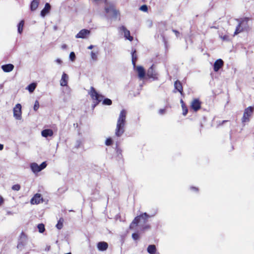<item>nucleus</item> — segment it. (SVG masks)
<instances>
[{
    "mask_svg": "<svg viewBox=\"0 0 254 254\" xmlns=\"http://www.w3.org/2000/svg\"><path fill=\"white\" fill-rule=\"evenodd\" d=\"M126 116L127 111L123 109L120 113L115 129V135L118 137L122 136L125 132Z\"/></svg>",
    "mask_w": 254,
    "mask_h": 254,
    "instance_id": "1",
    "label": "nucleus"
},
{
    "mask_svg": "<svg viewBox=\"0 0 254 254\" xmlns=\"http://www.w3.org/2000/svg\"><path fill=\"white\" fill-rule=\"evenodd\" d=\"M251 20L252 19L251 18L247 17L236 19L239 23L236 27L234 33V36L244 31H248L249 29L248 22Z\"/></svg>",
    "mask_w": 254,
    "mask_h": 254,
    "instance_id": "2",
    "label": "nucleus"
},
{
    "mask_svg": "<svg viewBox=\"0 0 254 254\" xmlns=\"http://www.w3.org/2000/svg\"><path fill=\"white\" fill-rule=\"evenodd\" d=\"M89 94L90 95L94 102L93 108H94L98 105L99 103L102 101L104 98V96L101 94H99L93 86L90 87Z\"/></svg>",
    "mask_w": 254,
    "mask_h": 254,
    "instance_id": "3",
    "label": "nucleus"
},
{
    "mask_svg": "<svg viewBox=\"0 0 254 254\" xmlns=\"http://www.w3.org/2000/svg\"><path fill=\"white\" fill-rule=\"evenodd\" d=\"M149 216L146 213H143L139 216H137L134 218L131 223L129 226V229H132L134 228V226H137L141 219L143 220V222L146 223L148 221V218Z\"/></svg>",
    "mask_w": 254,
    "mask_h": 254,
    "instance_id": "4",
    "label": "nucleus"
},
{
    "mask_svg": "<svg viewBox=\"0 0 254 254\" xmlns=\"http://www.w3.org/2000/svg\"><path fill=\"white\" fill-rule=\"evenodd\" d=\"M254 108L252 106L246 108L244 112L243 117L242 118V123L249 122L250 121L251 117L254 114Z\"/></svg>",
    "mask_w": 254,
    "mask_h": 254,
    "instance_id": "5",
    "label": "nucleus"
},
{
    "mask_svg": "<svg viewBox=\"0 0 254 254\" xmlns=\"http://www.w3.org/2000/svg\"><path fill=\"white\" fill-rule=\"evenodd\" d=\"M21 105L20 104H17L13 108V116L16 120H21L22 118Z\"/></svg>",
    "mask_w": 254,
    "mask_h": 254,
    "instance_id": "6",
    "label": "nucleus"
},
{
    "mask_svg": "<svg viewBox=\"0 0 254 254\" xmlns=\"http://www.w3.org/2000/svg\"><path fill=\"white\" fill-rule=\"evenodd\" d=\"M105 10L107 13H111L113 14V16L115 17H117L118 15H119V10H117L114 5L113 4H110L109 5H107L105 7Z\"/></svg>",
    "mask_w": 254,
    "mask_h": 254,
    "instance_id": "7",
    "label": "nucleus"
},
{
    "mask_svg": "<svg viewBox=\"0 0 254 254\" xmlns=\"http://www.w3.org/2000/svg\"><path fill=\"white\" fill-rule=\"evenodd\" d=\"M201 102L198 99L195 98L192 100L190 104V108L194 111L197 112L201 108Z\"/></svg>",
    "mask_w": 254,
    "mask_h": 254,
    "instance_id": "8",
    "label": "nucleus"
},
{
    "mask_svg": "<svg viewBox=\"0 0 254 254\" xmlns=\"http://www.w3.org/2000/svg\"><path fill=\"white\" fill-rule=\"evenodd\" d=\"M147 75L149 78H152L154 80L158 79V74L157 72L154 70L153 65H151V66L148 69L147 72Z\"/></svg>",
    "mask_w": 254,
    "mask_h": 254,
    "instance_id": "9",
    "label": "nucleus"
},
{
    "mask_svg": "<svg viewBox=\"0 0 254 254\" xmlns=\"http://www.w3.org/2000/svg\"><path fill=\"white\" fill-rule=\"evenodd\" d=\"M43 199L40 193L35 194L31 199L30 202L32 204H38L43 202Z\"/></svg>",
    "mask_w": 254,
    "mask_h": 254,
    "instance_id": "10",
    "label": "nucleus"
},
{
    "mask_svg": "<svg viewBox=\"0 0 254 254\" xmlns=\"http://www.w3.org/2000/svg\"><path fill=\"white\" fill-rule=\"evenodd\" d=\"M121 31L124 32L125 37L129 41L133 40L132 36H130V31L127 30L125 26H122L120 27Z\"/></svg>",
    "mask_w": 254,
    "mask_h": 254,
    "instance_id": "11",
    "label": "nucleus"
},
{
    "mask_svg": "<svg viewBox=\"0 0 254 254\" xmlns=\"http://www.w3.org/2000/svg\"><path fill=\"white\" fill-rule=\"evenodd\" d=\"M224 65V62L222 60L219 59L217 60L214 63L213 69L215 72L218 71V70L221 68Z\"/></svg>",
    "mask_w": 254,
    "mask_h": 254,
    "instance_id": "12",
    "label": "nucleus"
},
{
    "mask_svg": "<svg viewBox=\"0 0 254 254\" xmlns=\"http://www.w3.org/2000/svg\"><path fill=\"white\" fill-rule=\"evenodd\" d=\"M90 31L87 29H82L75 36L76 38H85L87 36L89 35Z\"/></svg>",
    "mask_w": 254,
    "mask_h": 254,
    "instance_id": "13",
    "label": "nucleus"
},
{
    "mask_svg": "<svg viewBox=\"0 0 254 254\" xmlns=\"http://www.w3.org/2000/svg\"><path fill=\"white\" fill-rule=\"evenodd\" d=\"M175 89L178 91L181 95L184 96L183 87L182 84L179 80H176L174 83Z\"/></svg>",
    "mask_w": 254,
    "mask_h": 254,
    "instance_id": "14",
    "label": "nucleus"
},
{
    "mask_svg": "<svg viewBox=\"0 0 254 254\" xmlns=\"http://www.w3.org/2000/svg\"><path fill=\"white\" fill-rule=\"evenodd\" d=\"M136 70L138 73V76L140 79H143L145 75V71L144 68L141 66H138L136 68Z\"/></svg>",
    "mask_w": 254,
    "mask_h": 254,
    "instance_id": "15",
    "label": "nucleus"
},
{
    "mask_svg": "<svg viewBox=\"0 0 254 254\" xmlns=\"http://www.w3.org/2000/svg\"><path fill=\"white\" fill-rule=\"evenodd\" d=\"M51 8L50 4L49 3H46L44 8L41 11V15L42 17H45L46 15L49 13Z\"/></svg>",
    "mask_w": 254,
    "mask_h": 254,
    "instance_id": "16",
    "label": "nucleus"
},
{
    "mask_svg": "<svg viewBox=\"0 0 254 254\" xmlns=\"http://www.w3.org/2000/svg\"><path fill=\"white\" fill-rule=\"evenodd\" d=\"M108 248V244L105 242H100L97 244V248L101 251H106Z\"/></svg>",
    "mask_w": 254,
    "mask_h": 254,
    "instance_id": "17",
    "label": "nucleus"
},
{
    "mask_svg": "<svg viewBox=\"0 0 254 254\" xmlns=\"http://www.w3.org/2000/svg\"><path fill=\"white\" fill-rule=\"evenodd\" d=\"M1 68L3 71L5 72H9L13 69L14 65L11 64H4L1 66Z\"/></svg>",
    "mask_w": 254,
    "mask_h": 254,
    "instance_id": "18",
    "label": "nucleus"
},
{
    "mask_svg": "<svg viewBox=\"0 0 254 254\" xmlns=\"http://www.w3.org/2000/svg\"><path fill=\"white\" fill-rule=\"evenodd\" d=\"M53 131L51 129H45L42 131L41 134L43 137H47L52 136L53 135Z\"/></svg>",
    "mask_w": 254,
    "mask_h": 254,
    "instance_id": "19",
    "label": "nucleus"
},
{
    "mask_svg": "<svg viewBox=\"0 0 254 254\" xmlns=\"http://www.w3.org/2000/svg\"><path fill=\"white\" fill-rule=\"evenodd\" d=\"M68 76L67 75L64 73L62 75L61 80L60 81L61 85L62 86H65L67 84Z\"/></svg>",
    "mask_w": 254,
    "mask_h": 254,
    "instance_id": "20",
    "label": "nucleus"
},
{
    "mask_svg": "<svg viewBox=\"0 0 254 254\" xmlns=\"http://www.w3.org/2000/svg\"><path fill=\"white\" fill-rule=\"evenodd\" d=\"M39 4V0H33L32 2H31L30 4V9L32 11L35 10Z\"/></svg>",
    "mask_w": 254,
    "mask_h": 254,
    "instance_id": "21",
    "label": "nucleus"
},
{
    "mask_svg": "<svg viewBox=\"0 0 254 254\" xmlns=\"http://www.w3.org/2000/svg\"><path fill=\"white\" fill-rule=\"evenodd\" d=\"M30 168L32 171L34 173L39 172V169H40L39 166L36 163H32L30 165Z\"/></svg>",
    "mask_w": 254,
    "mask_h": 254,
    "instance_id": "22",
    "label": "nucleus"
},
{
    "mask_svg": "<svg viewBox=\"0 0 254 254\" xmlns=\"http://www.w3.org/2000/svg\"><path fill=\"white\" fill-rule=\"evenodd\" d=\"M132 56V64L134 67L136 65V62L137 59V56L136 54V51L135 50H134L131 53Z\"/></svg>",
    "mask_w": 254,
    "mask_h": 254,
    "instance_id": "23",
    "label": "nucleus"
},
{
    "mask_svg": "<svg viewBox=\"0 0 254 254\" xmlns=\"http://www.w3.org/2000/svg\"><path fill=\"white\" fill-rule=\"evenodd\" d=\"M147 251L150 254H155L156 252V246L154 245H149Z\"/></svg>",
    "mask_w": 254,
    "mask_h": 254,
    "instance_id": "24",
    "label": "nucleus"
},
{
    "mask_svg": "<svg viewBox=\"0 0 254 254\" xmlns=\"http://www.w3.org/2000/svg\"><path fill=\"white\" fill-rule=\"evenodd\" d=\"M181 103H182V108L183 110V115L186 116L188 112V109L185 104L184 103L183 100H181Z\"/></svg>",
    "mask_w": 254,
    "mask_h": 254,
    "instance_id": "25",
    "label": "nucleus"
},
{
    "mask_svg": "<svg viewBox=\"0 0 254 254\" xmlns=\"http://www.w3.org/2000/svg\"><path fill=\"white\" fill-rule=\"evenodd\" d=\"M64 222V219L63 218L61 217L59 219L58 221V223L56 225V227L59 230H61L63 227V223Z\"/></svg>",
    "mask_w": 254,
    "mask_h": 254,
    "instance_id": "26",
    "label": "nucleus"
},
{
    "mask_svg": "<svg viewBox=\"0 0 254 254\" xmlns=\"http://www.w3.org/2000/svg\"><path fill=\"white\" fill-rule=\"evenodd\" d=\"M24 24V21L22 20L20 21L18 25V32L21 34L23 31V26Z\"/></svg>",
    "mask_w": 254,
    "mask_h": 254,
    "instance_id": "27",
    "label": "nucleus"
},
{
    "mask_svg": "<svg viewBox=\"0 0 254 254\" xmlns=\"http://www.w3.org/2000/svg\"><path fill=\"white\" fill-rule=\"evenodd\" d=\"M36 87V84L35 83H32L30 84L28 86V87H27V89L28 90V91L30 93H32L34 91Z\"/></svg>",
    "mask_w": 254,
    "mask_h": 254,
    "instance_id": "28",
    "label": "nucleus"
},
{
    "mask_svg": "<svg viewBox=\"0 0 254 254\" xmlns=\"http://www.w3.org/2000/svg\"><path fill=\"white\" fill-rule=\"evenodd\" d=\"M37 228L38 229V231L40 233H43L45 230V225L43 223L39 224L37 226Z\"/></svg>",
    "mask_w": 254,
    "mask_h": 254,
    "instance_id": "29",
    "label": "nucleus"
},
{
    "mask_svg": "<svg viewBox=\"0 0 254 254\" xmlns=\"http://www.w3.org/2000/svg\"><path fill=\"white\" fill-rule=\"evenodd\" d=\"M103 104L105 105H111L112 104V101L111 99L109 98H105L103 101Z\"/></svg>",
    "mask_w": 254,
    "mask_h": 254,
    "instance_id": "30",
    "label": "nucleus"
},
{
    "mask_svg": "<svg viewBox=\"0 0 254 254\" xmlns=\"http://www.w3.org/2000/svg\"><path fill=\"white\" fill-rule=\"evenodd\" d=\"M113 141L111 137H109L107 138L105 141V144L107 146H110L113 144Z\"/></svg>",
    "mask_w": 254,
    "mask_h": 254,
    "instance_id": "31",
    "label": "nucleus"
},
{
    "mask_svg": "<svg viewBox=\"0 0 254 254\" xmlns=\"http://www.w3.org/2000/svg\"><path fill=\"white\" fill-rule=\"evenodd\" d=\"M39 103L38 100H36V101H35V102L34 103V107H33L34 110L35 111H37L38 110V109H39Z\"/></svg>",
    "mask_w": 254,
    "mask_h": 254,
    "instance_id": "32",
    "label": "nucleus"
},
{
    "mask_svg": "<svg viewBox=\"0 0 254 254\" xmlns=\"http://www.w3.org/2000/svg\"><path fill=\"white\" fill-rule=\"evenodd\" d=\"M21 188L20 185L19 184H16L12 187V189L14 190L18 191L20 190Z\"/></svg>",
    "mask_w": 254,
    "mask_h": 254,
    "instance_id": "33",
    "label": "nucleus"
},
{
    "mask_svg": "<svg viewBox=\"0 0 254 254\" xmlns=\"http://www.w3.org/2000/svg\"><path fill=\"white\" fill-rule=\"evenodd\" d=\"M139 9L142 11L147 12L148 10V7L146 5L144 4L140 7Z\"/></svg>",
    "mask_w": 254,
    "mask_h": 254,
    "instance_id": "34",
    "label": "nucleus"
},
{
    "mask_svg": "<svg viewBox=\"0 0 254 254\" xmlns=\"http://www.w3.org/2000/svg\"><path fill=\"white\" fill-rule=\"evenodd\" d=\"M47 166V163L46 162H43L40 166H39V168L40 169H39V171H41V170H42L43 169H44V168H45Z\"/></svg>",
    "mask_w": 254,
    "mask_h": 254,
    "instance_id": "35",
    "label": "nucleus"
},
{
    "mask_svg": "<svg viewBox=\"0 0 254 254\" xmlns=\"http://www.w3.org/2000/svg\"><path fill=\"white\" fill-rule=\"evenodd\" d=\"M132 238L134 240H137L139 238V234L137 233H134L132 234Z\"/></svg>",
    "mask_w": 254,
    "mask_h": 254,
    "instance_id": "36",
    "label": "nucleus"
},
{
    "mask_svg": "<svg viewBox=\"0 0 254 254\" xmlns=\"http://www.w3.org/2000/svg\"><path fill=\"white\" fill-rule=\"evenodd\" d=\"M91 57L93 60H96L97 59V54L93 51L91 52Z\"/></svg>",
    "mask_w": 254,
    "mask_h": 254,
    "instance_id": "37",
    "label": "nucleus"
},
{
    "mask_svg": "<svg viewBox=\"0 0 254 254\" xmlns=\"http://www.w3.org/2000/svg\"><path fill=\"white\" fill-rule=\"evenodd\" d=\"M69 58H70V59L72 61H74L75 60V54L73 52H71L70 54H69Z\"/></svg>",
    "mask_w": 254,
    "mask_h": 254,
    "instance_id": "38",
    "label": "nucleus"
},
{
    "mask_svg": "<svg viewBox=\"0 0 254 254\" xmlns=\"http://www.w3.org/2000/svg\"><path fill=\"white\" fill-rule=\"evenodd\" d=\"M20 239H23L24 240H26L27 239V236L23 232H22L21 233L20 236Z\"/></svg>",
    "mask_w": 254,
    "mask_h": 254,
    "instance_id": "39",
    "label": "nucleus"
},
{
    "mask_svg": "<svg viewBox=\"0 0 254 254\" xmlns=\"http://www.w3.org/2000/svg\"><path fill=\"white\" fill-rule=\"evenodd\" d=\"M116 152L118 155H122V150L120 148L118 145L116 146Z\"/></svg>",
    "mask_w": 254,
    "mask_h": 254,
    "instance_id": "40",
    "label": "nucleus"
},
{
    "mask_svg": "<svg viewBox=\"0 0 254 254\" xmlns=\"http://www.w3.org/2000/svg\"><path fill=\"white\" fill-rule=\"evenodd\" d=\"M166 110L165 108V109H160L158 111V113L160 115H163L166 113Z\"/></svg>",
    "mask_w": 254,
    "mask_h": 254,
    "instance_id": "41",
    "label": "nucleus"
},
{
    "mask_svg": "<svg viewBox=\"0 0 254 254\" xmlns=\"http://www.w3.org/2000/svg\"><path fill=\"white\" fill-rule=\"evenodd\" d=\"M221 39L223 41H229V36L225 35H224L223 36H222L221 37Z\"/></svg>",
    "mask_w": 254,
    "mask_h": 254,
    "instance_id": "42",
    "label": "nucleus"
},
{
    "mask_svg": "<svg viewBox=\"0 0 254 254\" xmlns=\"http://www.w3.org/2000/svg\"><path fill=\"white\" fill-rule=\"evenodd\" d=\"M190 189L192 190V191H194L195 192H198V190H199V189L198 188H196V187H191L190 188Z\"/></svg>",
    "mask_w": 254,
    "mask_h": 254,
    "instance_id": "43",
    "label": "nucleus"
},
{
    "mask_svg": "<svg viewBox=\"0 0 254 254\" xmlns=\"http://www.w3.org/2000/svg\"><path fill=\"white\" fill-rule=\"evenodd\" d=\"M172 31L175 33V34L176 35V36L177 37H179V36L180 32L178 30H175V29H173Z\"/></svg>",
    "mask_w": 254,
    "mask_h": 254,
    "instance_id": "44",
    "label": "nucleus"
},
{
    "mask_svg": "<svg viewBox=\"0 0 254 254\" xmlns=\"http://www.w3.org/2000/svg\"><path fill=\"white\" fill-rule=\"evenodd\" d=\"M3 203H4V199L1 195H0V206L2 205Z\"/></svg>",
    "mask_w": 254,
    "mask_h": 254,
    "instance_id": "45",
    "label": "nucleus"
},
{
    "mask_svg": "<svg viewBox=\"0 0 254 254\" xmlns=\"http://www.w3.org/2000/svg\"><path fill=\"white\" fill-rule=\"evenodd\" d=\"M150 227L149 225H147L145 226L144 227H143V230H144L146 229H149Z\"/></svg>",
    "mask_w": 254,
    "mask_h": 254,
    "instance_id": "46",
    "label": "nucleus"
},
{
    "mask_svg": "<svg viewBox=\"0 0 254 254\" xmlns=\"http://www.w3.org/2000/svg\"><path fill=\"white\" fill-rule=\"evenodd\" d=\"M228 122V120H224V121H223L221 123H219V126H221V125H222L224 123H226V122Z\"/></svg>",
    "mask_w": 254,
    "mask_h": 254,
    "instance_id": "47",
    "label": "nucleus"
},
{
    "mask_svg": "<svg viewBox=\"0 0 254 254\" xmlns=\"http://www.w3.org/2000/svg\"><path fill=\"white\" fill-rule=\"evenodd\" d=\"M3 148V145L1 144H0V150H2Z\"/></svg>",
    "mask_w": 254,
    "mask_h": 254,
    "instance_id": "48",
    "label": "nucleus"
},
{
    "mask_svg": "<svg viewBox=\"0 0 254 254\" xmlns=\"http://www.w3.org/2000/svg\"><path fill=\"white\" fill-rule=\"evenodd\" d=\"M93 47H94V46H93V45H90V46L88 47V49L91 50V49H92L93 48Z\"/></svg>",
    "mask_w": 254,
    "mask_h": 254,
    "instance_id": "49",
    "label": "nucleus"
},
{
    "mask_svg": "<svg viewBox=\"0 0 254 254\" xmlns=\"http://www.w3.org/2000/svg\"><path fill=\"white\" fill-rule=\"evenodd\" d=\"M51 248V247L49 246L48 247H47L46 248V250H47V251H49L50 249Z\"/></svg>",
    "mask_w": 254,
    "mask_h": 254,
    "instance_id": "50",
    "label": "nucleus"
}]
</instances>
